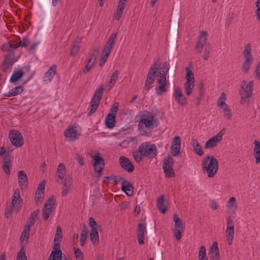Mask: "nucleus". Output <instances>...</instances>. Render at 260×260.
Segmentation results:
<instances>
[{"mask_svg": "<svg viewBox=\"0 0 260 260\" xmlns=\"http://www.w3.org/2000/svg\"><path fill=\"white\" fill-rule=\"evenodd\" d=\"M157 119L149 111H144L140 116L138 124V130L143 134H146L148 130L152 129L157 127L158 121Z\"/></svg>", "mask_w": 260, "mask_h": 260, "instance_id": "obj_1", "label": "nucleus"}, {"mask_svg": "<svg viewBox=\"0 0 260 260\" xmlns=\"http://www.w3.org/2000/svg\"><path fill=\"white\" fill-rule=\"evenodd\" d=\"M207 32L205 31H201L197 38V41L194 46V49L197 53H201L205 47L204 50L203 58L205 60H207L210 56L211 47L209 44L206 45L207 40Z\"/></svg>", "mask_w": 260, "mask_h": 260, "instance_id": "obj_2", "label": "nucleus"}, {"mask_svg": "<svg viewBox=\"0 0 260 260\" xmlns=\"http://www.w3.org/2000/svg\"><path fill=\"white\" fill-rule=\"evenodd\" d=\"M202 167L203 172L204 173H207L208 176L212 178L217 171L218 162L214 156H208L203 159Z\"/></svg>", "mask_w": 260, "mask_h": 260, "instance_id": "obj_3", "label": "nucleus"}, {"mask_svg": "<svg viewBox=\"0 0 260 260\" xmlns=\"http://www.w3.org/2000/svg\"><path fill=\"white\" fill-rule=\"evenodd\" d=\"M253 86V81L248 82L245 80L242 81L238 90L241 98V104H244L245 103L249 101V99L251 98L252 95Z\"/></svg>", "mask_w": 260, "mask_h": 260, "instance_id": "obj_4", "label": "nucleus"}, {"mask_svg": "<svg viewBox=\"0 0 260 260\" xmlns=\"http://www.w3.org/2000/svg\"><path fill=\"white\" fill-rule=\"evenodd\" d=\"M251 46L250 44H247L242 53L243 62L242 66V70L244 73H247L250 69L253 62L252 55L251 53Z\"/></svg>", "mask_w": 260, "mask_h": 260, "instance_id": "obj_5", "label": "nucleus"}, {"mask_svg": "<svg viewBox=\"0 0 260 260\" xmlns=\"http://www.w3.org/2000/svg\"><path fill=\"white\" fill-rule=\"evenodd\" d=\"M139 152L144 157L152 158L157 155V149L154 144H150L149 142H143L139 147Z\"/></svg>", "mask_w": 260, "mask_h": 260, "instance_id": "obj_6", "label": "nucleus"}, {"mask_svg": "<svg viewBox=\"0 0 260 260\" xmlns=\"http://www.w3.org/2000/svg\"><path fill=\"white\" fill-rule=\"evenodd\" d=\"M103 91L104 87L103 85H101L96 89L94 95L91 100V104L90 107V110L88 113V116H90L96 111L100 105Z\"/></svg>", "mask_w": 260, "mask_h": 260, "instance_id": "obj_7", "label": "nucleus"}, {"mask_svg": "<svg viewBox=\"0 0 260 260\" xmlns=\"http://www.w3.org/2000/svg\"><path fill=\"white\" fill-rule=\"evenodd\" d=\"M174 159L170 155H167L162 161V169L167 178H172L175 176L173 169Z\"/></svg>", "mask_w": 260, "mask_h": 260, "instance_id": "obj_8", "label": "nucleus"}, {"mask_svg": "<svg viewBox=\"0 0 260 260\" xmlns=\"http://www.w3.org/2000/svg\"><path fill=\"white\" fill-rule=\"evenodd\" d=\"M186 72V82L184 83L185 92L187 95H190L192 93L194 87V79L192 72L188 68L185 69Z\"/></svg>", "mask_w": 260, "mask_h": 260, "instance_id": "obj_9", "label": "nucleus"}, {"mask_svg": "<svg viewBox=\"0 0 260 260\" xmlns=\"http://www.w3.org/2000/svg\"><path fill=\"white\" fill-rule=\"evenodd\" d=\"M10 142L15 147H20L23 144L21 133L16 130H11L9 133Z\"/></svg>", "mask_w": 260, "mask_h": 260, "instance_id": "obj_10", "label": "nucleus"}, {"mask_svg": "<svg viewBox=\"0 0 260 260\" xmlns=\"http://www.w3.org/2000/svg\"><path fill=\"white\" fill-rule=\"evenodd\" d=\"M22 203V199L20 195V190L18 188H16L13 194L11 201V205L15 208L16 213L20 210Z\"/></svg>", "mask_w": 260, "mask_h": 260, "instance_id": "obj_11", "label": "nucleus"}, {"mask_svg": "<svg viewBox=\"0 0 260 260\" xmlns=\"http://www.w3.org/2000/svg\"><path fill=\"white\" fill-rule=\"evenodd\" d=\"M147 235L146 223L145 222L139 223L138 224L137 230V238L139 244L142 245L144 243L145 236Z\"/></svg>", "mask_w": 260, "mask_h": 260, "instance_id": "obj_12", "label": "nucleus"}, {"mask_svg": "<svg viewBox=\"0 0 260 260\" xmlns=\"http://www.w3.org/2000/svg\"><path fill=\"white\" fill-rule=\"evenodd\" d=\"M225 235L228 244L231 245L234 235V225L233 220L231 218H228L227 220Z\"/></svg>", "mask_w": 260, "mask_h": 260, "instance_id": "obj_13", "label": "nucleus"}, {"mask_svg": "<svg viewBox=\"0 0 260 260\" xmlns=\"http://www.w3.org/2000/svg\"><path fill=\"white\" fill-rule=\"evenodd\" d=\"M173 98L177 103L181 106H184L187 103V99L182 93V92L178 87L174 88V92L173 94Z\"/></svg>", "mask_w": 260, "mask_h": 260, "instance_id": "obj_14", "label": "nucleus"}, {"mask_svg": "<svg viewBox=\"0 0 260 260\" xmlns=\"http://www.w3.org/2000/svg\"><path fill=\"white\" fill-rule=\"evenodd\" d=\"M92 158L94 160L93 167L94 170L100 175L105 166L104 159L97 154L93 155Z\"/></svg>", "mask_w": 260, "mask_h": 260, "instance_id": "obj_15", "label": "nucleus"}, {"mask_svg": "<svg viewBox=\"0 0 260 260\" xmlns=\"http://www.w3.org/2000/svg\"><path fill=\"white\" fill-rule=\"evenodd\" d=\"M116 37L117 35L116 33H112L111 35L104 47L102 53H106L109 54L111 53V51L113 48Z\"/></svg>", "mask_w": 260, "mask_h": 260, "instance_id": "obj_16", "label": "nucleus"}, {"mask_svg": "<svg viewBox=\"0 0 260 260\" xmlns=\"http://www.w3.org/2000/svg\"><path fill=\"white\" fill-rule=\"evenodd\" d=\"M53 246V249L48 260H61L62 251L60 249V245L59 243H56Z\"/></svg>", "mask_w": 260, "mask_h": 260, "instance_id": "obj_17", "label": "nucleus"}, {"mask_svg": "<svg viewBox=\"0 0 260 260\" xmlns=\"http://www.w3.org/2000/svg\"><path fill=\"white\" fill-rule=\"evenodd\" d=\"M223 134L221 131L218 133L215 136L209 139L205 143L204 147L206 149L215 147L216 144L222 139Z\"/></svg>", "mask_w": 260, "mask_h": 260, "instance_id": "obj_18", "label": "nucleus"}, {"mask_svg": "<svg viewBox=\"0 0 260 260\" xmlns=\"http://www.w3.org/2000/svg\"><path fill=\"white\" fill-rule=\"evenodd\" d=\"M119 163L120 166L128 172H132L134 170V167L131 161L124 156L120 157Z\"/></svg>", "mask_w": 260, "mask_h": 260, "instance_id": "obj_19", "label": "nucleus"}, {"mask_svg": "<svg viewBox=\"0 0 260 260\" xmlns=\"http://www.w3.org/2000/svg\"><path fill=\"white\" fill-rule=\"evenodd\" d=\"M157 83L158 87L155 89L156 93L158 95H160L161 92H166L167 91V81L166 77L164 76H158L157 78Z\"/></svg>", "mask_w": 260, "mask_h": 260, "instance_id": "obj_20", "label": "nucleus"}, {"mask_svg": "<svg viewBox=\"0 0 260 260\" xmlns=\"http://www.w3.org/2000/svg\"><path fill=\"white\" fill-rule=\"evenodd\" d=\"M73 181L72 177L69 176L63 179V186L62 187L61 194L66 196L72 185Z\"/></svg>", "mask_w": 260, "mask_h": 260, "instance_id": "obj_21", "label": "nucleus"}, {"mask_svg": "<svg viewBox=\"0 0 260 260\" xmlns=\"http://www.w3.org/2000/svg\"><path fill=\"white\" fill-rule=\"evenodd\" d=\"M64 137L69 140L76 139L78 137V134L76 128L72 125L69 127L65 131L64 133Z\"/></svg>", "mask_w": 260, "mask_h": 260, "instance_id": "obj_22", "label": "nucleus"}, {"mask_svg": "<svg viewBox=\"0 0 260 260\" xmlns=\"http://www.w3.org/2000/svg\"><path fill=\"white\" fill-rule=\"evenodd\" d=\"M16 60L10 55H6L2 63V71L6 72Z\"/></svg>", "mask_w": 260, "mask_h": 260, "instance_id": "obj_23", "label": "nucleus"}, {"mask_svg": "<svg viewBox=\"0 0 260 260\" xmlns=\"http://www.w3.org/2000/svg\"><path fill=\"white\" fill-rule=\"evenodd\" d=\"M18 183L19 186L23 189L25 188L28 182V179L26 174L23 171L18 172Z\"/></svg>", "mask_w": 260, "mask_h": 260, "instance_id": "obj_24", "label": "nucleus"}, {"mask_svg": "<svg viewBox=\"0 0 260 260\" xmlns=\"http://www.w3.org/2000/svg\"><path fill=\"white\" fill-rule=\"evenodd\" d=\"M56 66L55 64L52 65L45 74L43 77L44 81L46 82H50L53 78V76L56 73Z\"/></svg>", "mask_w": 260, "mask_h": 260, "instance_id": "obj_25", "label": "nucleus"}, {"mask_svg": "<svg viewBox=\"0 0 260 260\" xmlns=\"http://www.w3.org/2000/svg\"><path fill=\"white\" fill-rule=\"evenodd\" d=\"M133 185L130 182L123 180L122 183L121 189L127 195L129 196L133 194Z\"/></svg>", "mask_w": 260, "mask_h": 260, "instance_id": "obj_26", "label": "nucleus"}, {"mask_svg": "<svg viewBox=\"0 0 260 260\" xmlns=\"http://www.w3.org/2000/svg\"><path fill=\"white\" fill-rule=\"evenodd\" d=\"M226 207L230 213L235 214L237 209L236 200L235 197H231L228 201Z\"/></svg>", "mask_w": 260, "mask_h": 260, "instance_id": "obj_27", "label": "nucleus"}, {"mask_svg": "<svg viewBox=\"0 0 260 260\" xmlns=\"http://www.w3.org/2000/svg\"><path fill=\"white\" fill-rule=\"evenodd\" d=\"M66 172V168L63 163H60L58 165L56 171V176L58 179L63 180Z\"/></svg>", "mask_w": 260, "mask_h": 260, "instance_id": "obj_28", "label": "nucleus"}, {"mask_svg": "<svg viewBox=\"0 0 260 260\" xmlns=\"http://www.w3.org/2000/svg\"><path fill=\"white\" fill-rule=\"evenodd\" d=\"M191 143L193 147L194 152L199 156H202L204 153L202 149V146L198 142L197 140L192 138L191 139Z\"/></svg>", "mask_w": 260, "mask_h": 260, "instance_id": "obj_29", "label": "nucleus"}, {"mask_svg": "<svg viewBox=\"0 0 260 260\" xmlns=\"http://www.w3.org/2000/svg\"><path fill=\"white\" fill-rule=\"evenodd\" d=\"M165 202L166 201L164 195L161 196L157 200V207L162 213H165L167 211L166 206L165 205Z\"/></svg>", "mask_w": 260, "mask_h": 260, "instance_id": "obj_30", "label": "nucleus"}, {"mask_svg": "<svg viewBox=\"0 0 260 260\" xmlns=\"http://www.w3.org/2000/svg\"><path fill=\"white\" fill-rule=\"evenodd\" d=\"M119 74V72L118 70H116L114 72V73L111 76L110 79L109 81V82L107 85V87L109 88V89L110 90L112 87H113L118 80V77Z\"/></svg>", "mask_w": 260, "mask_h": 260, "instance_id": "obj_31", "label": "nucleus"}, {"mask_svg": "<svg viewBox=\"0 0 260 260\" xmlns=\"http://www.w3.org/2000/svg\"><path fill=\"white\" fill-rule=\"evenodd\" d=\"M24 90V87L22 86H16L10 91L8 93L4 94L5 96L10 97L14 96L22 93Z\"/></svg>", "mask_w": 260, "mask_h": 260, "instance_id": "obj_32", "label": "nucleus"}, {"mask_svg": "<svg viewBox=\"0 0 260 260\" xmlns=\"http://www.w3.org/2000/svg\"><path fill=\"white\" fill-rule=\"evenodd\" d=\"M116 117L115 115L108 114L105 120L107 127L112 129L114 127L115 125Z\"/></svg>", "mask_w": 260, "mask_h": 260, "instance_id": "obj_33", "label": "nucleus"}, {"mask_svg": "<svg viewBox=\"0 0 260 260\" xmlns=\"http://www.w3.org/2000/svg\"><path fill=\"white\" fill-rule=\"evenodd\" d=\"M40 213L39 210L37 209L35 210L30 215V216L27 219V224L25 225H28L30 228L36 221V218L38 217Z\"/></svg>", "mask_w": 260, "mask_h": 260, "instance_id": "obj_34", "label": "nucleus"}, {"mask_svg": "<svg viewBox=\"0 0 260 260\" xmlns=\"http://www.w3.org/2000/svg\"><path fill=\"white\" fill-rule=\"evenodd\" d=\"M125 8V5H123L122 1H119L117 7V11L114 14V16L116 20H119L121 17L123 10Z\"/></svg>", "mask_w": 260, "mask_h": 260, "instance_id": "obj_35", "label": "nucleus"}, {"mask_svg": "<svg viewBox=\"0 0 260 260\" xmlns=\"http://www.w3.org/2000/svg\"><path fill=\"white\" fill-rule=\"evenodd\" d=\"M23 75L24 72L22 70H19L16 71L14 72L12 75L10 79V81L13 83H15L18 80L21 78Z\"/></svg>", "mask_w": 260, "mask_h": 260, "instance_id": "obj_36", "label": "nucleus"}, {"mask_svg": "<svg viewBox=\"0 0 260 260\" xmlns=\"http://www.w3.org/2000/svg\"><path fill=\"white\" fill-rule=\"evenodd\" d=\"M169 69V63L167 61H165L163 62L160 68L158 76H164V77H166L167 74L168 73Z\"/></svg>", "mask_w": 260, "mask_h": 260, "instance_id": "obj_37", "label": "nucleus"}, {"mask_svg": "<svg viewBox=\"0 0 260 260\" xmlns=\"http://www.w3.org/2000/svg\"><path fill=\"white\" fill-rule=\"evenodd\" d=\"M219 109L221 110L222 112L223 113V116L226 119L229 120L232 117V113L230 109L229 108L228 106L226 105H223V106H221L219 107Z\"/></svg>", "mask_w": 260, "mask_h": 260, "instance_id": "obj_38", "label": "nucleus"}, {"mask_svg": "<svg viewBox=\"0 0 260 260\" xmlns=\"http://www.w3.org/2000/svg\"><path fill=\"white\" fill-rule=\"evenodd\" d=\"M30 230V228L28 225H25L21 235L20 241L22 242L24 240L26 241H28L29 236Z\"/></svg>", "mask_w": 260, "mask_h": 260, "instance_id": "obj_39", "label": "nucleus"}, {"mask_svg": "<svg viewBox=\"0 0 260 260\" xmlns=\"http://www.w3.org/2000/svg\"><path fill=\"white\" fill-rule=\"evenodd\" d=\"M88 235V231L86 227H84L82 230L80 237V244L83 246L87 239Z\"/></svg>", "mask_w": 260, "mask_h": 260, "instance_id": "obj_40", "label": "nucleus"}, {"mask_svg": "<svg viewBox=\"0 0 260 260\" xmlns=\"http://www.w3.org/2000/svg\"><path fill=\"white\" fill-rule=\"evenodd\" d=\"M62 239V231L60 226H57L56 231L54 238V242H60Z\"/></svg>", "mask_w": 260, "mask_h": 260, "instance_id": "obj_41", "label": "nucleus"}, {"mask_svg": "<svg viewBox=\"0 0 260 260\" xmlns=\"http://www.w3.org/2000/svg\"><path fill=\"white\" fill-rule=\"evenodd\" d=\"M173 219L174 222H175L174 228L183 229L182 221L178 217L176 214L173 215Z\"/></svg>", "mask_w": 260, "mask_h": 260, "instance_id": "obj_42", "label": "nucleus"}, {"mask_svg": "<svg viewBox=\"0 0 260 260\" xmlns=\"http://www.w3.org/2000/svg\"><path fill=\"white\" fill-rule=\"evenodd\" d=\"M80 42L77 41L74 42L72 46V48L71 51V56H74L77 54L80 47Z\"/></svg>", "mask_w": 260, "mask_h": 260, "instance_id": "obj_43", "label": "nucleus"}, {"mask_svg": "<svg viewBox=\"0 0 260 260\" xmlns=\"http://www.w3.org/2000/svg\"><path fill=\"white\" fill-rule=\"evenodd\" d=\"M44 198V192L40 191H36L35 200L36 204H41Z\"/></svg>", "mask_w": 260, "mask_h": 260, "instance_id": "obj_44", "label": "nucleus"}, {"mask_svg": "<svg viewBox=\"0 0 260 260\" xmlns=\"http://www.w3.org/2000/svg\"><path fill=\"white\" fill-rule=\"evenodd\" d=\"M16 260H27V257L23 247H21L17 254Z\"/></svg>", "mask_w": 260, "mask_h": 260, "instance_id": "obj_45", "label": "nucleus"}, {"mask_svg": "<svg viewBox=\"0 0 260 260\" xmlns=\"http://www.w3.org/2000/svg\"><path fill=\"white\" fill-rule=\"evenodd\" d=\"M183 231V229L174 228V236L175 237L176 240L179 241L181 239Z\"/></svg>", "mask_w": 260, "mask_h": 260, "instance_id": "obj_46", "label": "nucleus"}, {"mask_svg": "<svg viewBox=\"0 0 260 260\" xmlns=\"http://www.w3.org/2000/svg\"><path fill=\"white\" fill-rule=\"evenodd\" d=\"M90 240L93 243H95L99 240V235L97 229H91L90 233Z\"/></svg>", "mask_w": 260, "mask_h": 260, "instance_id": "obj_47", "label": "nucleus"}, {"mask_svg": "<svg viewBox=\"0 0 260 260\" xmlns=\"http://www.w3.org/2000/svg\"><path fill=\"white\" fill-rule=\"evenodd\" d=\"M226 100V96L224 93H222L220 96L219 97L217 102V107H220L221 106H223V105H226L225 103V101Z\"/></svg>", "mask_w": 260, "mask_h": 260, "instance_id": "obj_48", "label": "nucleus"}, {"mask_svg": "<svg viewBox=\"0 0 260 260\" xmlns=\"http://www.w3.org/2000/svg\"><path fill=\"white\" fill-rule=\"evenodd\" d=\"M52 210L48 208L44 207L43 210H42V213H43V218L44 220L47 221L50 215L52 213Z\"/></svg>", "mask_w": 260, "mask_h": 260, "instance_id": "obj_49", "label": "nucleus"}, {"mask_svg": "<svg viewBox=\"0 0 260 260\" xmlns=\"http://www.w3.org/2000/svg\"><path fill=\"white\" fill-rule=\"evenodd\" d=\"M133 156L134 157L135 161L137 162H140L142 161L143 157H144V155L139 152V150L138 149L137 151L134 152L133 153Z\"/></svg>", "mask_w": 260, "mask_h": 260, "instance_id": "obj_50", "label": "nucleus"}, {"mask_svg": "<svg viewBox=\"0 0 260 260\" xmlns=\"http://www.w3.org/2000/svg\"><path fill=\"white\" fill-rule=\"evenodd\" d=\"M95 61L91 60V59H88L87 63L85 66V69L83 70V73L86 74L92 68Z\"/></svg>", "mask_w": 260, "mask_h": 260, "instance_id": "obj_51", "label": "nucleus"}, {"mask_svg": "<svg viewBox=\"0 0 260 260\" xmlns=\"http://www.w3.org/2000/svg\"><path fill=\"white\" fill-rule=\"evenodd\" d=\"M13 211H15V208L13 207L12 205L7 206L5 209V215L7 218H8L12 214Z\"/></svg>", "mask_w": 260, "mask_h": 260, "instance_id": "obj_52", "label": "nucleus"}, {"mask_svg": "<svg viewBox=\"0 0 260 260\" xmlns=\"http://www.w3.org/2000/svg\"><path fill=\"white\" fill-rule=\"evenodd\" d=\"M119 104L118 102H115L110 110V112L108 114H112V115H115L116 116L117 112L118 110Z\"/></svg>", "mask_w": 260, "mask_h": 260, "instance_id": "obj_53", "label": "nucleus"}, {"mask_svg": "<svg viewBox=\"0 0 260 260\" xmlns=\"http://www.w3.org/2000/svg\"><path fill=\"white\" fill-rule=\"evenodd\" d=\"M109 55L110 54L106 53H102L99 63L100 67H102L104 66V64L106 62Z\"/></svg>", "mask_w": 260, "mask_h": 260, "instance_id": "obj_54", "label": "nucleus"}, {"mask_svg": "<svg viewBox=\"0 0 260 260\" xmlns=\"http://www.w3.org/2000/svg\"><path fill=\"white\" fill-rule=\"evenodd\" d=\"M54 202L55 201L53 198H49L47 202L45 204L44 207L52 210Z\"/></svg>", "mask_w": 260, "mask_h": 260, "instance_id": "obj_55", "label": "nucleus"}, {"mask_svg": "<svg viewBox=\"0 0 260 260\" xmlns=\"http://www.w3.org/2000/svg\"><path fill=\"white\" fill-rule=\"evenodd\" d=\"M100 52V49L96 48L93 50L92 53L89 55V59H91V60L95 61L99 53Z\"/></svg>", "mask_w": 260, "mask_h": 260, "instance_id": "obj_56", "label": "nucleus"}, {"mask_svg": "<svg viewBox=\"0 0 260 260\" xmlns=\"http://www.w3.org/2000/svg\"><path fill=\"white\" fill-rule=\"evenodd\" d=\"M181 139L179 136H175L172 142V146L180 147Z\"/></svg>", "mask_w": 260, "mask_h": 260, "instance_id": "obj_57", "label": "nucleus"}, {"mask_svg": "<svg viewBox=\"0 0 260 260\" xmlns=\"http://www.w3.org/2000/svg\"><path fill=\"white\" fill-rule=\"evenodd\" d=\"M206 250L204 246H202L200 248L199 252V258L206 257Z\"/></svg>", "mask_w": 260, "mask_h": 260, "instance_id": "obj_58", "label": "nucleus"}, {"mask_svg": "<svg viewBox=\"0 0 260 260\" xmlns=\"http://www.w3.org/2000/svg\"><path fill=\"white\" fill-rule=\"evenodd\" d=\"M154 80L153 79H150L149 78H147L145 84V89L146 90H148L151 88V85H152Z\"/></svg>", "mask_w": 260, "mask_h": 260, "instance_id": "obj_59", "label": "nucleus"}, {"mask_svg": "<svg viewBox=\"0 0 260 260\" xmlns=\"http://www.w3.org/2000/svg\"><path fill=\"white\" fill-rule=\"evenodd\" d=\"M256 9L255 11V14L257 19L260 21V0H257L256 3Z\"/></svg>", "mask_w": 260, "mask_h": 260, "instance_id": "obj_60", "label": "nucleus"}, {"mask_svg": "<svg viewBox=\"0 0 260 260\" xmlns=\"http://www.w3.org/2000/svg\"><path fill=\"white\" fill-rule=\"evenodd\" d=\"M253 155L255 158V163L259 164L260 162V150H253Z\"/></svg>", "mask_w": 260, "mask_h": 260, "instance_id": "obj_61", "label": "nucleus"}, {"mask_svg": "<svg viewBox=\"0 0 260 260\" xmlns=\"http://www.w3.org/2000/svg\"><path fill=\"white\" fill-rule=\"evenodd\" d=\"M89 225L91 228V229H97L98 225L97 223L95 222L93 218L90 217L89 218Z\"/></svg>", "mask_w": 260, "mask_h": 260, "instance_id": "obj_62", "label": "nucleus"}, {"mask_svg": "<svg viewBox=\"0 0 260 260\" xmlns=\"http://www.w3.org/2000/svg\"><path fill=\"white\" fill-rule=\"evenodd\" d=\"M180 147L171 146V153L172 154L175 156L180 152Z\"/></svg>", "mask_w": 260, "mask_h": 260, "instance_id": "obj_63", "label": "nucleus"}, {"mask_svg": "<svg viewBox=\"0 0 260 260\" xmlns=\"http://www.w3.org/2000/svg\"><path fill=\"white\" fill-rule=\"evenodd\" d=\"M254 75L256 79L260 80V65L258 64L256 67Z\"/></svg>", "mask_w": 260, "mask_h": 260, "instance_id": "obj_64", "label": "nucleus"}]
</instances>
